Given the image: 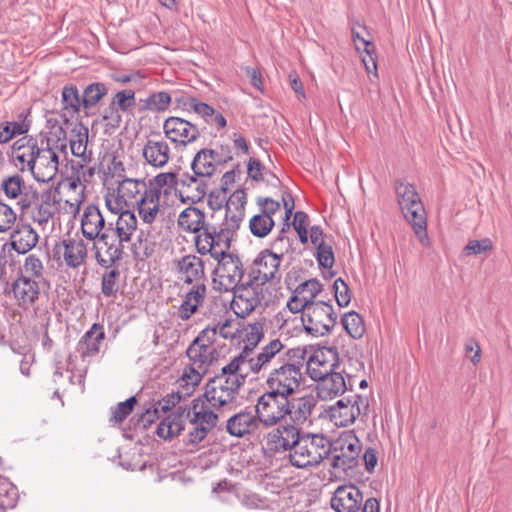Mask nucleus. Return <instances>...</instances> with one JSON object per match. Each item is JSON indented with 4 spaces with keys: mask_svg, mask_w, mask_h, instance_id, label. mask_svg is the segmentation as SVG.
Masks as SVG:
<instances>
[{
    "mask_svg": "<svg viewBox=\"0 0 512 512\" xmlns=\"http://www.w3.org/2000/svg\"><path fill=\"white\" fill-rule=\"evenodd\" d=\"M245 348L248 371L253 376L264 379L263 390L288 398L300 392L305 382L302 365L290 361L288 350L280 339H271L256 350L248 345Z\"/></svg>",
    "mask_w": 512,
    "mask_h": 512,
    "instance_id": "obj_1",
    "label": "nucleus"
},
{
    "mask_svg": "<svg viewBox=\"0 0 512 512\" xmlns=\"http://www.w3.org/2000/svg\"><path fill=\"white\" fill-rule=\"evenodd\" d=\"M207 401L194 399L189 408L178 407L166 416L158 425L156 434L164 440L178 436L184 429L186 421L189 424L187 443L198 444L218 423V414Z\"/></svg>",
    "mask_w": 512,
    "mask_h": 512,
    "instance_id": "obj_2",
    "label": "nucleus"
},
{
    "mask_svg": "<svg viewBox=\"0 0 512 512\" xmlns=\"http://www.w3.org/2000/svg\"><path fill=\"white\" fill-rule=\"evenodd\" d=\"M247 350H243L222 367L206 384L204 397L213 408L231 405L237 398L241 386L244 385L248 371Z\"/></svg>",
    "mask_w": 512,
    "mask_h": 512,
    "instance_id": "obj_3",
    "label": "nucleus"
},
{
    "mask_svg": "<svg viewBox=\"0 0 512 512\" xmlns=\"http://www.w3.org/2000/svg\"><path fill=\"white\" fill-rule=\"evenodd\" d=\"M12 157L16 166L23 171H29L37 182L47 183L58 173L59 154L54 148L39 146L34 138H21L12 147Z\"/></svg>",
    "mask_w": 512,
    "mask_h": 512,
    "instance_id": "obj_4",
    "label": "nucleus"
},
{
    "mask_svg": "<svg viewBox=\"0 0 512 512\" xmlns=\"http://www.w3.org/2000/svg\"><path fill=\"white\" fill-rule=\"evenodd\" d=\"M395 193L402 214L411 225L419 242L429 247L426 212L414 185L406 180H398L395 184Z\"/></svg>",
    "mask_w": 512,
    "mask_h": 512,
    "instance_id": "obj_5",
    "label": "nucleus"
},
{
    "mask_svg": "<svg viewBox=\"0 0 512 512\" xmlns=\"http://www.w3.org/2000/svg\"><path fill=\"white\" fill-rule=\"evenodd\" d=\"M332 451L329 439L323 434L303 432L289 454L290 463L297 468L319 465Z\"/></svg>",
    "mask_w": 512,
    "mask_h": 512,
    "instance_id": "obj_6",
    "label": "nucleus"
},
{
    "mask_svg": "<svg viewBox=\"0 0 512 512\" xmlns=\"http://www.w3.org/2000/svg\"><path fill=\"white\" fill-rule=\"evenodd\" d=\"M148 182L145 178L125 177L118 182L117 189L105 196L106 208L117 214L122 208L134 207L148 193Z\"/></svg>",
    "mask_w": 512,
    "mask_h": 512,
    "instance_id": "obj_7",
    "label": "nucleus"
},
{
    "mask_svg": "<svg viewBox=\"0 0 512 512\" xmlns=\"http://www.w3.org/2000/svg\"><path fill=\"white\" fill-rule=\"evenodd\" d=\"M330 505L335 512H358L362 506V512L380 511L378 500L370 497L363 502L362 492L353 484L337 487L330 499Z\"/></svg>",
    "mask_w": 512,
    "mask_h": 512,
    "instance_id": "obj_8",
    "label": "nucleus"
},
{
    "mask_svg": "<svg viewBox=\"0 0 512 512\" xmlns=\"http://www.w3.org/2000/svg\"><path fill=\"white\" fill-rule=\"evenodd\" d=\"M369 401L367 397L354 394L338 400L330 406L326 412L334 425L347 427L353 424L357 418L367 416Z\"/></svg>",
    "mask_w": 512,
    "mask_h": 512,
    "instance_id": "obj_9",
    "label": "nucleus"
},
{
    "mask_svg": "<svg viewBox=\"0 0 512 512\" xmlns=\"http://www.w3.org/2000/svg\"><path fill=\"white\" fill-rule=\"evenodd\" d=\"M337 316L331 304L317 301L307 307L301 314V322L305 332L313 337H321L331 332L336 324Z\"/></svg>",
    "mask_w": 512,
    "mask_h": 512,
    "instance_id": "obj_10",
    "label": "nucleus"
},
{
    "mask_svg": "<svg viewBox=\"0 0 512 512\" xmlns=\"http://www.w3.org/2000/svg\"><path fill=\"white\" fill-rule=\"evenodd\" d=\"M332 445L331 466L346 472L358 463L362 445L354 431L342 432Z\"/></svg>",
    "mask_w": 512,
    "mask_h": 512,
    "instance_id": "obj_11",
    "label": "nucleus"
},
{
    "mask_svg": "<svg viewBox=\"0 0 512 512\" xmlns=\"http://www.w3.org/2000/svg\"><path fill=\"white\" fill-rule=\"evenodd\" d=\"M289 399L263 390L255 406V413L260 423L265 427H274L280 424L287 417Z\"/></svg>",
    "mask_w": 512,
    "mask_h": 512,
    "instance_id": "obj_12",
    "label": "nucleus"
},
{
    "mask_svg": "<svg viewBox=\"0 0 512 512\" xmlns=\"http://www.w3.org/2000/svg\"><path fill=\"white\" fill-rule=\"evenodd\" d=\"M216 261L214 284L219 291L230 292L243 283L244 267L237 255L228 253Z\"/></svg>",
    "mask_w": 512,
    "mask_h": 512,
    "instance_id": "obj_13",
    "label": "nucleus"
},
{
    "mask_svg": "<svg viewBox=\"0 0 512 512\" xmlns=\"http://www.w3.org/2000/svg\"><path fill=\"white\" fill-rule=\"evenodd\" d=\"M232 238L229 232H225L221 228L217 231L214 227H207L197 234L195 245L198 253L201 255L209 254L213 259L217 260L230 253Z\"/></svg>",
    "mask_w": 512,
    "mask_h": 512,
    "instance_id": "obj_14",
    "label": "nucleus"
},
{
    "mask_svg": "<svg viewBox=\"0 0 512 512\" xmlns=\"http://www.w3.org/2000/svg\"><path fill=\"white\" fill-rule=\"evenodd\" d=\"M163 133L175 148H185L195 143L201 135L197 125L175 116L164 121Z\"/></svg>",
    "mask_w": 512,
    "mask_h": 512,
    "instance_id": "obj_15",
    "label": "nucleus"
},
{
    "mask_svg": "<svg viewBox=\"0 0 512 512\" xmlns=\"http://www.w3.org/2000/svg\"><path fill=\"white\" fill-rule=\"evenodd\" d=\"M262 287L248 278L246 282L232 290L231 308L237 316L245 318L256 309L263 299L261 296Z\"/></svg>",
    "mask_w": 512,
    "mask_h": 512,
    "instance_id": "obj_16",
    "label": "nucleus"
},
{
    "mask_svg": "<svg viewBox=\"0 0 512 512\" xmlns=\"http://www.w3.org/2000/svg\"><path fill=\"white\" fill-rule=\"evenodd\" d=\"M54 254L61 264L76 269L86 263L88 243L78 237H68L55 245Z\"/></svg>",
    "mask_w": 512,
    "mask_h": 512,
    "instance_id": "obj_17",
    "label": "nucleus"
},
{
    "mask_svg": "<svg viewBox=\"0 0 512 512\" xmlns=\"http://www.w3.org/2000/svg\"><path fill=\"white\" fill-rule=\"evenodd\" d=\"M302 433L301 428L293 423L278 425L266 434L265 446L274 453L288 451L291 454Z\"/></svg>",
    "mask_w": 512,
    "mask_h": 512,
    "instance_id": "obj_18",
    "label": "nucleus"
},
{
    "mask_svg": "<svg viewBox=\"0 0 512 512\" xmlns=\"http://www.w3.org/2000/svg\"><path fill=\"white\" fill-rule=\"evenodd\" d=\"M0 190L8 200L16 201L22 212L28 211L37 198V191L25 184L23 177L13 174L1 180Z\"/></svg>",
    "mask_w": 512,
    "mask_h": 512,
    "instance_id": "obj_19",
    "label": "nucleus"
},
{
    "mask_svg": "<svg viewBox=\"0 0 512 512\" xmlns=\"http://www.w3.org/2000/svg\"><path fill=\"white\" fill-rule=\"evenodd\" d=\"M338 368L339 355L335 347H320L307 361V372L314 381L322 379Z\"/></svg>",
    "mask_w": 512,
    "mask_h": 512,
    "instance_id": "obj_20",
    "label": "nucleus"
},
{
    "mask_svg": "<svg viewBox=\"0 0 512 512\" xmlns=\"http://www.w3.org/2000/svg\"><path fill=\"white\" fill-rule=\"evenodd\" d=\"M28 210L30 218L42 229V231L51 232L54 229L58 206L51 193L46 192L40 196L37 194V198Z\"/></svg>",
    "mask_w": 512,
    "mask_h": 512,
    "instance_id": "obj_21",
    "label": "nucleus"
},
{
    "mask_svg": "<svg viewBox=\"0 0 512 512\" xmlns=\"http://www.w3.org/2000/svg\"><path fill=\"white\" fill-rule=\"evenodd\" d=\"M280 263L281 260L278 259V256L272 254L270 250L264 249L254 259L248 278L261 286L270 280L279 279Z\"/></svg>",
    "mask_w": 512,
    "mask_h": 512,
    "instance_id": "obj_22",
    "label": "nucleus"
},
{
    "mask_svg": "<svg viewBox=\"0 0 512 512\" xmlns=\"http://www.w3.org/2000/svg\"><path fill=\"white\" fill-rule=\"evenodd\" d=\"M204 375L201 371L185 365L175 382L176 390L167 395V405H163L162 409H167L168 405L175 406L181 400L190 397L202 381Z\"/></svg>",
    "mask_w": 512,
    "mask_h": 512,
    "instance_id": "obj_23",
    "label": "nucleus"
},
{
    "mask_svg": "<svg viewBox=\"0 0 512 512\" xmlns=\"http://www.w3.org/2000/svg\"><path fill=\"white\" fill-rule=\"evenodd\" d=\"M112 229V222L106 226L105 218L95 205H88L82 215L81 230L86 239H107V233Z\"/></svg>",
    "mask_w": 512,
    "mask_h": 512,
    "instance_id": "obj_24",
    "label": "nucleus"
},
{
    "mask_svg": "<svg viewBox=\"0 0 512 512\" xmlns=\"http://www.w3.org/2000/svg\"><path fill=\"white\" fill-rule=\"evenodd\" d=\"M144 163L154 169H163L173 158L169 143L164 139H147L142 148Z\"/></svg>",
    "mask_w": 512,
    "mask_h": 512,
    "instance_id": "obj_25",
    "label": "nucleus"
},
{
    "mask_svg": "<svg viewBox=\"0 0 512 512\" xmlns=\"http://www.w3.org/2000/svg\"><path fill=\"white\" fill-rule=\"evenodd\" d=\"M348 379L345 380L342 372L337 369L327 376L319 379L317 385L318 396L323 400H331L342 395L346 390H352L355 379L347 374Z\"/></svg>",
    "mask_w": 512,
    "mask_h": 512,
    "instance_id": "obj_26",
    "label": "nucleus"
},
{
    "mask_svg": "<svg viewBox=\"0 0 512 512\" xmlns=\"http://www.w3.org/2000/svg\"><path fill=\"white\" fill-rule=\"evenodd\" d=\"M8 293L13 296L20 308L26 310L31 308L38 300L40 286L35 279L19 276L12 282Z\"/></svg>",
    "mask_w": 512,
    "mask_h": 512,
    "instance_id": "obj_27",
    "label": "nucleus"
},
{
    "mask_svg": "<svg viewBox=\"0 0 512 512\" xmlns=\"http://www.w3.org/2000/svg\"><path fill=\"white\" fill-rule=\"evenodd\" d=\"M165 205L166 200L159 197V193L149 190L134 207L142 223L152 225L164 215Z\"/></svg>",
    "mask_w": 512,
    "mask_h": 512,
    "instance_id": "obj_28",
    "label": "nucleus"
},
{
    "mask_svg": "<svg viewBox=\"0 0 512 512\" xmlns=\"http://www.w3.org/2000/svg\"><path fill=\"white\" fill-rule=\"evenodd\" d=\"M39 240V234L30 225L20 223L10 234V245L14 251L19 254H25L31 251Z\"/></svg>",
    "mask_w": 512,
    "mask_h": 512,
    "instance_id": "obj_29",
    "label": "nucleus"
},
{
    "mask_svg": "<svg viewBox=\"0 0 512 512\" xmlns=\"http://www.w3.org/2000/svg\"><path fill=\"white\" fill-rule=\"evenodd\" d=\"M105 339V331L102 325L94 323L84 333L77 344V351L82 359L94 357L100 352L101 345Z\"/></svg>",
    "mask_w": 512,
    "mask_h": 512,
    "instance_id": "obj_30",
    "label": "nucleus"
},
{
    "mask_svg": "<svg viewBox=\"0 0 512 512\" xmlns=\"http://www.w3.org/2000/svg\"><path fill=\"white\" fill-rule=\"evenodd\" d=\"M179 278L188 284L204 283V264L195 255H185L177 261Z\"/></svg>",
    "mask_w": 512,
    "mask_h": 512,
    "instance_id": "obj_31",
    "label": "nucleus"
},
{
    "mask_svg": "<svg viewBox=\"0 0 512 512\" xmlns=\"http://www.w3.org/2000/svg\"><path fill=\"white\" fill-rule=\"evenodd\" d=\"M257 414L252 411H240L227 420V432L235 437H243L253 433L259 426Z\"/></svg>",
    "mask_w": 512,
    "mask_h": 512,
    "instance_id": "obj_32",
    "label": "nucleus"
},
{
    "mask_svg": "<svg viewBox=\"0 0 512 512\" xmlns=\"http://www.w3.org/2000/svg\"><path fill=\"white\" fill-rule=\"evenodd\" d=\"M317 404L316 398L312 394H306L297 398L289 399V408L287 416L290 417L296 426L305 423L312 415Z\"/></svg>",
    "mask_w": 512,
    "mask_h": 512,
    "instance_id": "obj_33",
    "label": "nucleus"
},
{
    "mask_svg": "<svg viewBox=\"0 0 512 512\" xmlns=\"http://www.w3.org/2000/svg\"><path fill=\"white\" fill-rule=\"evenodd\" d=\"M96 249L95 257L103 267H110L121 258L123 243L119 239L113 240L110 233H107V239L99 240L94 244Z\"/></svg>",
    "mask_w": 512,
    "mask_h": 512,
    "instance_id": "obj_34",
    "label": "nucleus"
},
{
    "mask_svg": "<svg viewBox=\"0 0 512 512\" xmlns=\"http://www.w3.org/2000/svg\"><path fill=\"white\" fill-rule=\"evenodd\" d=\"M116 215L118 217L116 222L112 223L110 234L115 235L120 243L130 242L138 225L135 213L129 208H122Z\"/></svg>",
    "mask_w": 512,
    "mask_h": 512,
    "instance_id": "obj_35",
    "label": "nucleus"
},
{
    "mask_svg": "<svg viewBox=\"0 0 512 512\" xmlns=\"http://www.w3.org/2000/svg\"><path fill=\"white\" fill-rule=\"evenodd\" d=\"M206 293L207 288L204 283L194 284L186 293L182 304L179 306L177 316L183 321L189 320L204 302Z\"/></svg>",
    "mask_w": 512,
    "mask_h": 512,
    "instance_id": "obj_36",
    "label": "nucleus"
},
{
    "mask_svg": "<svg viewBox=\"0 0 512 512\" xmlns=\"http://www.w3.org/2000/svg\"><path fill=\"white\" fill-rule=\"evenodd\" d=\"M218 163H220L219 154L213 149L204 148L195 154L191 169L196 176L208 178L215 173Z\"/></svg>",
    "mask_w": 512,
    "mask_h": 512,
    "instance_id": "obj_37",
    "label": "nucleus"
},
{
    "mask_svg": "<svg viewBox=\"0 0 512 512\" xmlns=\"http://www.w3.org/2000/svg\"><path fill=\"white\" fill-rule=\"evenodd\" d=\"M214 352V348H207L204 345H199L197 341H193L186 352L188 357V363L186 365L206 374L212 363Z\"/></svg>",
    "mask_w": 512,
    "mask_h": 512,
    "instance_id": "obj_38",
    "label": "nucleus"
},
{
    "mask_svg": "<svg viewBox=\"0 0 512 512\" xmlns=\"http://www.w3.org/2000/svg\"><path fill=\"white\" fill-rule=\"evenodd\" d=\"M225 307L219 309L218 314L214 317L218 335L225 340H234L240 337L241 323L235 318L228 316Z\"/></svg>",
    "mask_w": 512,
    "mask_h": 512,
    "instance_id": "obj_39",
    "label": "nucleus"
},
{
    "mask_svg": "<svg viewBox=\"0 0 512 512\" xmlns=\"http://www.w3.org/2000/svg\"><path fill=\"white\" fill-rule=\"evenodd\" d=\"M70 149L72 154L80 158L83 163H90L93 158L91 150H88V129L81 126L74 129L70 138Z\"/></svg>",
    "mask_w": 512,
    "mask_h": 512,
    "instance_id": "obj_40",
    "label": "nucleus"
},
{
    "mask_svg": "<svg viewBox=\"0 0 512 512\" xmlns=\"http://www.w3.org/2000/svg\"><path fill=\"white\" fill-rule=\"evenodd\" d=\"M62 110L65 117L73 118L79 114L83 107L82 97L74 84L62 88Z\"/></svg>",
    "mask_w": 512,
    "mask_h": 512,
    "instance_id": "obj_41",
    "label": "nucleus"
},
{
    "mask_svg": "<svg viewBox=\"0 0 512 512\" xmlns=\"http://www.w3.org/2000/svg\"><path fill=\"white\" fill-rule=\"evenodd\" d=\"M204 213L193 206L184 209L178 217V225L185 231L197 233L204 229Z\"/></svg>",
    "mask_w": 512,
    "mask_h": 512,
    "instance_id": "obj_42",
    "label": "nucleus"
},
{
    "mask_svg": "<svg viewBox=\"0 0 512 512\" xmlns=\"http://www.w3.org/2000/svg\"><path fill=\"white\" fill-rule=\"evenodd\" d=\"M178 184L177 174L175 172H162L157 174L149 182V190L159 193V197L165 199L176 190Z\"/></svg>",
    "mask_w": 512,
    "mask_h": 512,
    "instance_id": "obj_43",
    "label": "nucleus"
},
{
    "mask_svg": "<svg viewBox=\"0 0 512 512\" xmlns=\"http://www.w3.org/2000/svg\"><path fill=\"white\" fill-rule=\"evenodd\" d=\"M176 102L186 110H193L196 114L201 116L206 123L215 114V110L212 106L199 101L193 96L184 95L181 98H177Z\"/></svg>",
    "mask_w": 512,
    "mask_h": 512,
    "instance_id": "obj_44",
    "label": "nucleus"
},
{
    "mask_svg": "<svg viewBox=\"0 0 512 512\" xmlns=\"http://www.w3.org/2000/svg\"><path fill=\"white\" fill-rule=\"evenodd\" d=\"M172 101L169 93L165 91L155 92L141 100L142 108L151 112H162L168 109Z\"/></svg>",
    "mask_w": 512,
    "mask_h": 512,
    "instance_id": "obj_45",
    "label": "nucleus"
},
{
    "mask_svg": "<svg viewBox=\"0 0 512 512\" xmlns=\"http://www.w3.org/2000/svg\"><path fill=\"white\" fill-rule=\"evenodd\" d=\"M108 89L104 83L89 84L83 91L82 103L85 109L94 107L106 94Z\"/></svg>",
    "mask_w": 512,
    "mask_h": 512,
    "instance_id": "obj_46",
    "label": "nucleus"
},
{
    "mask_svg": "<svg viewBox=\"0 0 512 512\" xmlns=\"http://www.w3.org/2000/svg\"><path fill=\"white\" fill-rule=\"evenodd\" d=\"M341 323L346 332L354 339H360L365 333L362 317L354 311L344 314Z\"/></svg>",
    "mask_w": 512,
    "mask_h": 512,
    "instance_id": "obj_47",
    "label": "nucleus"
},
{
    "mask_svg": "<svg viewBox=\"0 0 512 512\" xmlns=\"http://www.w3.org/2000/svg\"><path fill=\"white\" fill-rule=\"evenodd\" d=\"M275 223L273 218L268 215L256 214L249 221V228L251 233L258 237H266L273 229Z\"/></svg>",
    "mask_w": 512,
    "mask_h": 512,
    "instance_id": "obj_48",
    "label": "nucleus"
},
{
    "mask_svg": "<svg viewBox=\"0 0 512 512\" xmlns=\"http://www.w3.org/2000/svg\"><path fill=\"white\" fill-rule=\"evenodd\" d=\"M307 303L308 306L315 304L316 296L322 291V284L315 278L306 280L299 284L294 290Z\"/></svg>",
    "mask_w": 512,
    "mask_h": 512,
    "instance_id": "obj_49",
    "label": "nucleus"
},
{
    "mask_svg": "<svg viewBox=\"0 0 512 512\" xmlns=\"http://www.w3.org/2000/svg\"><path fill=\"white\" fill-rule=\"evenodd\" d=\"M136 104L135 92L131 89H125L117 92L112 101L111 108L117 112H130Z\"/></svg>",
    "mask_w": 512,
    "mask_h": 512,
    "instance_id": "obj_50",
    "label": "nucleus"
},
{
    "mask_svg": "<svg viewBox=\"0 0 512 512\" xmlns=\"http://www.w3.org/2000/svg\"><path fill=\"white\" fill-rule=\"evenodd\" d=\"M44 266L42 261L35 255L31 254L26 257L23 267L21 268V276L36 281L42 279Z\"/></svg>",
    "mask_w": 512,
    "mask_h": 512,
    "instance_id": "obj_51",
    "label": "nucleus"
},
{
    "mask_svg": "<svg viewBox=\"0 0 512 512\" xmlns=\"http://www.w3.org/2000/svg\"><path fill=\"white\" fill-rule=\"evenodd\" d=\"M292 242V239L286 235L285 229H282L271 243L269 250L272 254L278 256L279 260H282L285 255L293 251Z\"/></svg>",
    "mask_w": 512,
    "mask_h": 512,
    "instance_id": "obj_52",
    "label": "nucleus"
},
{
    "mask_svg": "<svg viewBox=\"0 0 512 512\" xmlns=\"http://www.w3.org/2000/svg\"><path fill=\"white\" fill-rule=\"evenodd\" d=\"M180 184L183 187H187L188 189L194 188L196 190V194L192 197V199L200 200L206 194V184L203 181V178L200 176L190 175L188 173L183 174L180 180Z\"/></svg>",
    "mask_w": 512,
    "mask_h": 512,
    "instance_id": "obj_53",
    "label": "nucleus"
},
{
    "mask_svg": "<svg viewBox=\"0 0 512 512\" xmlns=\"http://www.w3.org/2000/svg\"><path fill=\"white\" fill-rule=\"evenodd\" d=\"M137 400L134 396L128 398L124 402H120L117 406L111 408V418L110 421L114 423H121L125 420L128 415L132 412Z\"/></svg>",
    "mask_w": 512,
    "mask_h": 512,
    "instance_id": "obj_54",
    "label": "nucleus"
},
{
    "mask_svg": "<svg viewBox=\"0 0 512 512\" xmlns=\"http://www.w3.org/2000/svg\"><path fill=\"white\" fill-rule=\"evenodd\" d=\"M17 214L7 203L0 201V233L10 231L15 225Z\"/></svg>",
    "mask_w": 512,
    "mask_h": 512,
    "instance_id": "obj_55",
    "label": "nucleus"
},
{
    "mask_svg": "<svg viewBox=\"0 0 512 512\" xmlns=\"http://www.w3.org/2000/svg\"><path fill=\"white\" fill-rule=\"evenodd\" d=\"M243 217L244 212L226 209V215L220 228L225 232H229V234L233 237L234 233L240 227V223L242 222Z\"/></svg>",
    "mask_w": 512,
    "mask_h": 512,
    "instance_id": "obj_56",
    "label": "nucleus"
},
{
    "mask_svg": "<svg viewBox=\"0 0 512 512\" xmlns=\"http://www.w3.org/2000/svg\"><path fill=\"white\" fill-rule=\"evenodd\" d=\"M292 225H293L294 230L297 232L301 243L306 244L308 242V230H307V227L309 225L308 215L303 211H297L294 214Z\"/></svg>",
    "mask_w": 512,
    "mask_h": 512,
    "instance_id": "obj_57",
    "label": "nucleus"
},
{
    "mask_svg": "<svg viewBox=\"0 0 512 512\" xmlns=\"http://www.w3.org/2000/svg\"><path fill=\"white\" fill-rule=\"evenodd\" d=\"M119 276V272L116 270H111L106 272L102 276V293L106 297H114L119 290V285L117 282V278Z\"/></svg>",
    "mask_w": 512,
    "mask_h": 512,
    "instance_id": "obj_58",
    "label": "nucleus"
},
{
    "mask_svg": "<svg viewBox=\"0 0 512 512\" xmlns=\"http://www.w3.org/2000/svg\"><path fill=\"white\" fill-rule=\"evenodd\" d=\"M316 258L320 266L324 268H331L334 264L335 258L330 242L316 246Z\"/></svg>",
    "mask_w": 512,
    "mask_h": 512,
    "instance_id": "obj_59",
    "label": "nucleus"
},
{
    "mask_svg": "<svg viewBox=\"0 0 512 512\" xmlns=\"http://www.w3.org/2000/svg\"><path fill=\"white\" fill-rule=\"evenodd\" d=\"M352 39L355 44V48L358 52H361L362 48H369V45L373 44L366 36L369 35L366 27L360 23H356L351 28Z\"/></svg>",
    "mask_w": 512,
    "mask_h": 512,
    "instance_id": "obj_60",
    "label": "nucleus"
},
{
    "mask_svg": "<svg viewBox=\"0 0 512 512\" xmlns=\"http://www.w3.org/2000/svg\"><path fill=\"white\" fill-rule=\"evenodd\" d=\"M359 53L361 54V60L366 71L377 76V56L374 44L369 45V48H362Z\"/></svg>",
    "mask_w": 512,
    "mask_h": 512,
    "instance_id": "obj_61",
    "label": "nucleus"
},
{
    "mask_svg": "<svg viewBox=\"0 0 512 512\" xmlns=\"http://www.w3.org/2000/svg\"><path fill=\"white\" fill-rule=\"evenodd\" d=\"M335 299L340 307L348 306L351 301V295L348 285L341 278H337L333 284Z\"/></svg>",
    "mask_w": 512,
    "mask_h": 512,
    "instance_id": "obj_62",
    "label": "nucleus"
},
{
    "mask_svg": "<svg viewBox=\"0 0 512 512\" xmlns=\"http://www.w3.org/2000/svg\"><path fill=\"white\" fill-rule=\"evenodd\" d=\"M218 330L216 328L215 320L213 319L196 337L199 345H204L207 348H213L211 345L216 341Z\"/></svg>",
    "mask_w": 512,
    "mask_h": 512,
    "instance_id": "obj_63",
    "label": "nucleus"
},
{
    "mask_svg": "<svg viewBox=\"0 0 512 512\" xmlns=\"http://www.w3.org/2000/svg\"><path fill=\"white\" fill-rule=\"evenodd\" d=\"M493 247L492 241L489 238L482 240H470L464 248L466 255H479L490 251Z\"/></svg>",
    "mask_w": 512,
    "mask_h": 512,
    "instance_id": "obj_64",
    "label": "nucleus"
}]
</instances>
